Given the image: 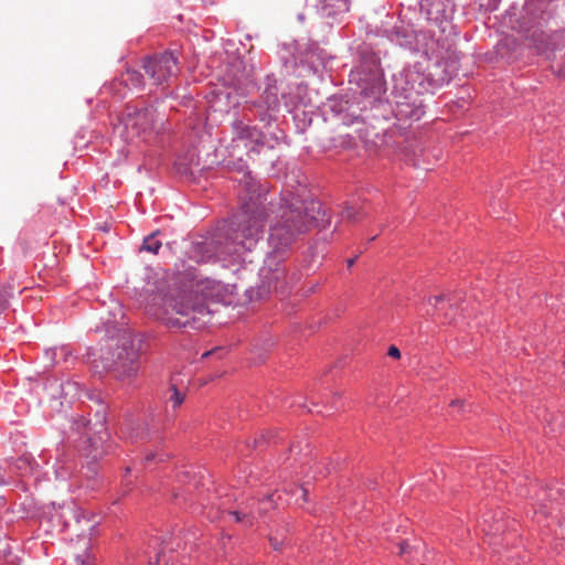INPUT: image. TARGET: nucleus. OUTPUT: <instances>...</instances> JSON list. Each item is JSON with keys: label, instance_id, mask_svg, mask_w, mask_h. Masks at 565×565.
<instances>
[{"label": "nucleus", "instance_id": "f257e3e1", "mask_svg": "<svg viewBox=\"0 0 565 565\" xmlns=\"http://www.w3.org/2000/svg\"><path fill=\"white\" fill-rule=\"evenodd\" d=\"M239 186L245 192L241 195L242 211L236 215L234 227L228 241H205L193 244L190 257L198 263H207L212 259L234 262L247 259V252H252L258 244L265 226V200L262 199L260 189L249 173L239 180Z\"/></svg>", "mask_w": 565, "mask_h": 565}, {"label": "nucleus", "instance_id": "f03ea898", "mask_svg": "<svg viewBox=\"0 0 565 565\" xmlns=\"http://www.w3.org/2000/svg\"><path fill=\"white\" fill-rule=\"evenodd\" d=\"M223 291L224 286L220 281L202 277L195 270H188L180 274L166 291L152 294L147 309L168 327H185L209 316L205 301L218 300Z\"/></svg>", "mask_w": 565, "mask_h": 565}, {"label": "nucleus", "instance_id": "7ed1b4c3", "mask_svg": "<svg viewBox=\"0 0 565 565\" xmlns=\"http://www.w3.org/2000/svg\"><path fill=\"white\" fill-rule=\"evenodd\" d=\"M282 202L284 204L277 211V218L270 225L268 237L274 253L284 252L298 235L313 227H324L330 223L319 201H303L289 193L288 196L282 198Z\"/></svg>", "mask_w": 565, "mask_h": 565}, {"label": "nucleus", "instance_id": "20e7f679", "mask_svg": "<svg viewBox=\"0 0 565 565\" xmlns=\"http://www.w3.org/2000/svg\"><path fill=\"white\" fill-rule=\"evenodd\" d=\"M143 70L153 85H162L178 74V58L171 52L156 54L145 60Z\"/></svg>", "mask_w": 565, "mask_h": 565}, {"label": "nucleus", "instance_id": "39448f33", "mask_svg": "<svg viewBox=\"0 0 565 565\" xmlns=\"http://www.w3.org/2000/svg\"><path fill=\"white\" fill-rule=\"evenodd\" d=\"M264 136L259 129L242 120L233 122V151L244 148L247 151H256V147L263 145Z\"/></svg>", "mask_w": 565, "mask_h": 565}, {"label": "nucleus", "instance_id": "423d86ee", "mask_svg": "<svg viewBox=\"0 0 565 565\" xmlns=\"http://www.w3.org/2000/svg\"><path fill=\"white\" fill-rule=\"evenodd\" d=\"M139 351L134 347H124L117 353V359L111 364V371L115 372L119 379H130L135 376L139 370Z\"/></svg>", "mask_w": 565, "mask_h": 565}, {"label": "nucleus", "instance_id": "0eeeda50", "mask_svg": "<svg viewBox=\"0 0 565 565\" xmlns=\"http://www.w3.org/2000/svg\"><path fill=\"white\" fill-rule=\"evenodd\" d=\"M127 117L125 127L134 130L137 136L154 129V110L151 108L137 110L134 114L128 113Z\"/></svg>", "mask_w": 565, "mask_h": 565}, {"label": "nucleus", "instance_id": "6e6552de", "mask_svg": "<svg viewBox=\"0 0 565 565\" xmlns=\"http://www.w3.org/2000/svg\"><path fill=\"white\" fill-rule=\"evenodd\" d=\"M262 277L268 289L278 290L279 282L285 279V270L282 268H275L269 273V269L264 268L262 270Z\"/></svg>", "mask_w": 565, "mask_h": 565}, {"label": "nucleus", "instance_id": "1a4fd4ad", "mask_svg": "<svg viewBox=\"0 0 565 565\" xmlns=\"http://www.w3.org/2000/svg\"><path fill=\"white\" fill-rule=\"evenodd\" d=\"M366 216V212L363 206L358 203H351L345 206L342 212V218L350 222H356Z\"/></svg>", "mask_w": 565, "mask_h": 565}, {"label": "nucleus", "instance_id": "9d476101", "mask_svg": "<svg viewBox=\"0 0 565 565\" xmlns=\"http://www.w3.org/2000/svg\"><path fill=\"white\" fill-rule=\"evenodd\" d=\"M122 82L126 86L132 88H141L143 86L141 73L135 70H127L122 75Z\"/></svg>", "mask_w": 565, "mask_h": 565}, {"label": "nucleus", "instance_id": "9b49d317", "mask_svg": "<svg viewBox=\"0 0 565 565\" xmlns=\"http://www.w3.org/2000/svg\"><path fill=\"white\" fill-rule=\"evenodd\" d=\"M362 92L374 97L380 96L384 92V85L381 75L379 73L374 74L372 77L371 87L369 88L367 86H362Z\"/></svg>", "mask_w": 565, "mask_h": 565}, {"label": "nucleus", "instance_id": "f8f14e48", "mask_svg": "<svg viewBox=\"0 0 565 565\" xmlns=\"http://www.w3.org/2000/svg\"><path fill=\"white\" fill-rule=\"evenodd\" d=\"M157 233H152L143 239L142 249L157 254L162 246L161 242L156 238Z\"/></svg>", "mask_w": 565, "mask_h": 565}, {"label": "nucleus", "instance_id": "ddd939ff", "mask_svg": "<svg viewBox=\"0 0 565 565\" xmlns=\"http://www.w3.org/2000/svg\"><path fill=\"white\" fill-rule=\"evenodd\" d=\"M14 468L21 475H26L33 470V462L29 456H22L15 461Z\"/></svg>", "mask_w": 565, "mask_h": 565}, {"label": "nucleus", "instance_id": "4468645a", "mask_svg": "<svg viewBox=\"0 0 565 565\" xmlns=\"http://www.w3.org/2000/svg\"><path fill=\"white\" fill-rule=\"evenodd\" d=\"M170 392L171 394L169 396V402L172 403V406L175 408L183 403L184 395L180 391H178V388L174 385H171Z\"/></svg>", "mask_w": 565, "mask_h": 565}, {"label": "nucleus", "instance_id": "2eb2a0df", "mask_svg": "<svg viewBox=\"0 0 565 565\" xmlns=\"http://www.w3.org/2000/svg\"><path fill=\"white\" fill-rule=\"evenodd\" d=\"M149 563H150V565H152V564H156V565H169L170 564V558H166L164 551L163 550H159L157 552V554H156L154 562L150 561Z\"/></svg>", "mask_w": 565, "mask_h": 565}, {"label": "nucleus", "instance_id": "dca6fc26", "mask_svg": "<svg viewBox=\"0 0 565 565\" xmlns=\"http://www.w3.org/2000/svg\"><path fill=\"white\" fill-rule=\"evenodd\" d=\"M387 355L393 359H399L401 358V351L397 347L391 345L387 350Z\"/></svg>", "mask_w": 565, "mask_h": 565}, {"label": "nucleus", "instance_id": "f3484780", "mask_svg": "<svg viewBox=\"0 0 565 565\" xmlns=\"http://www.w3.org/2000/svg\"><path fill=\"white\" fill-rule=\"evenodd\" d=\"M92 449L89 450V452L87 454V456H90L93 459H97L98 457H100L103 455V451L99 450L95 444H92L90 445Z\"/></svg>", "mask_w": 565, "mask_h": 565}, {"label": "nucleus", "instance_id": "a211bd4d", "mask_svg": "<svg viewBox=\"0 0 565 565\" xmlns=\"http://www.w3.org/2000/svg\"><path fill=\"white\" fill-rule=\"evenodd\" d=\"M443 300H444V296L443 295H438V296H434V297H429L428 298L429 305L434 306L435 308H437L438 303L441 302Z\"/></svg>", "mask_w": 565, "mask_h": 565}, {"label": "nucleus", "instance_id": "6ab92c4d", "mask_svg": "<svg viewBox=\"0 0 565 565\" xmlns=\"http://www.w3.org/2000/svg\"><path fill=\"white\" fill-rule=\"evenodd\" d=\"M419 35H416V43H415V49L416 50H427L428 49V43L424 42V43H420V40L418 39Z\"/></svg>", "mask_w": 565, "mask_h": 565}, {"label": "nucleus", "instance_id": "aec40b11", "mask_svg": "<svg viewBox=\"0 0 565 565\" xmlns=\"http://www.w3.org/2000/svg\"><path fill=\"white\" fill-rule=\"evenodd\" d=\"M231 515H233L235 518V521L236 522H242L243 520H245V518L247 516L246 514L244 513H241L238 511H233V512H230Z\"/></svg>", "mask_w": 565, "mask_h": 565}, {"label": "nucleus", "instance_id": "412c9836", "mask_svg": "<svg viewBox=\"0 0 565 565\" xmlns=\"http://www.w3.org/2000/svg\"><path fill=\"white\" fill-rule=\"evenodd\" d=\"M161 545V542L158 537H153L149 542V548L157 550Z\"/></svg>", "mask_w": 565, "mask_h": 565}, {"label": "nucleus", "instance_id": "4be33fe9", "mask_svg": "<svg viewBox=\"0 0 565 565\" xmlns=\"http://www.w3.org/2000/svg\"><path fill=\"white\" fill-rule=\"evenodd\" d=\"M463 404H465V401H463V399H454V401L451 402V404H450V405H451L452 407H456V406H458V407H462V406H463Z\"/></svg>", "mask_w": 565, "mask_h": 565}, {"label": "nucleus", "instance_id": "5701e85b", "mask_svg": "<svg viewBox=\"0 0 565 565\" xmlns=\"http://www.w3.org/2000/svg\"><path fill=\"white\" fill-rule=\"evenodd\" d=\"M298 490H299V492L301 493V497H302L303 501L306 502V501H307V494H308L307 489H305V488H299Z\"/></svg>", "mask_w": 565, "mask_h": 565}, {"label": "nucleus", "instance_id": "b1692460", "mask_svg": "<svg viewBox=\"0 0 565 565\" xmlns=\"http://www.w3.org/2000/svg\"><path fill=\"white\" fill-rule=\"evenodd\" d=\"M270 542L275 550L280 548V543L276 539H270Z\"/></svg>", "mask_w": 565, "mask_h": 565}, {"label": "nucleus", "instance_id": "393cba45", "mask_svg": "<svg viewBox=\"0 0 565 565\" xmlns=\"http://www.w3.org/2000/svg\"><path fill=\"white\" fill-rule=\"evenodd\" d=\"M399 547H401V554H404L407 552L408 544L403 542V543H401Z\"/></svg>", "mask_w": 565, "mask_h": 565}, {"label": "nucleus", "instance_id": "a878e982", "mask_svg": "<svg viewBox=\"0 0 565 565\" xmlns=\"http://www.w3.org/2000/svg\"><path fill=\"white\" fill-rule=\"evenodd\" d=\"M264 436L262 435L259 438H254V447H257V445L263 440Z\"/></svg>", "mask_w": 565, "mask_h": 565}, {"label": "nucleus", "instance_id": "bb28decb", "mask_svg": "<svg viewBox=\"0 0 565 565\" xmlns=\"http://www.w3.org/2000/svg\"><path fill=\"white\" fill-rule=\"evenodd\" d=\"M354 264V258L348 259V266L351 267Z\"/></svg>", "mask_w": 565, "mask_h": 565}, {"label": "nucleus", "instance_id": "cd10ccee", "mask_svg": "<svg viewBox=\"0 0 565 565\" xmlns=\"http://www.w3.org/2000/svg\"><path fill=\"white\" fill-rule=\"evenodd\" d=\"M153 457H154L153 455H148V456L146 457V460H147V461H150V460H152V459H153Z\"/></svg>", "mask_w": 565, "mask_h": 565}, {"label": "nucleus", "instance_id": "c85d7f7f", "mask_svg": "<svg viewBox=\"0 0 565 565\" xmlns=\"http://www.w3.org/2000/svg\"><path fill=\"white\" fill-rule=\"evenodd\" d=\"M77 561L81 562V564H84V559L81 556H77Z\"/></svg>", "mask_w": 565, "mask_h": 565}, {"label": "nucleus", "instance_id": "c756f323", "mask_svg": "<svg viewBox=\"0 0 565 565\" xmlns=\"http://www.w3.org/2000/svg\"><path fill=\"white\" fill-rule=\"evenodd\" d=\"M536 47H537V50H539L540 52H544V51H545V49L541 47L540 45H536Z\"/></svg>", "mask_w": 565, "mask_h": 565}, {"label": "nucleus", "instance_id": "7c9ffc66", "mask_svg": "<svg viewBox=\"0 0 565 565\" xmlns=\"http://www.w3.org/2000/svg\"><path fill=\"white\" fill-rule=\"evenodd\" d=\"M4 483H6L4 479L0 476V484H4Z\"/></svg>", "mask_w": 565, "mask_h": 565}, {"label": "nucleus", "instance_id": "2f4dec72", "mask_svg": "<svg viewBox=\"0 0 565 565\" xmlns=\"http://www.w3.org/2000/svg\"><path fill=\"white\" fill-rule=\"evenodd\" d=\"M270 501H271V497H268V499L264 503H268L269 504Z\"/></svg>", "mask_w": 565, "mask_h": 565}]
</instances>
